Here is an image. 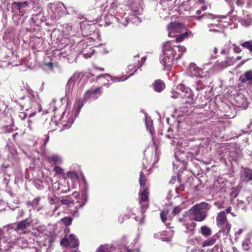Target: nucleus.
Masks as SVG:
<instances>
[{
    "label": "nucleus",
    "instance_id": "9",
    "mask_svg": "<svg viewBox=\"0 0 252 252\" xmlns=\"http://www.w3.org/2000/svg\"><path fill=\"white\" fill-rule=\"evenodd\" d=\"M83 48L80 52V53L83 55V56L85 58H90L94 53V50H93L90 46L86 45L84 41L81 40L80 41Z\"/></svg>",
    "mask_w": 252,
    "mask_h": 252
},
{
    "label": "nucleus",
    "instance_id": "58",
    "mask_svg": "<svg viewBox=\"0 0 252 252\" xmlns=\"http://www.w3.org/2000/svg\"><path fill=\"white\" fill-rule=\"evenodd\" d=\"M243 2L241 0H236V4L239 6H242L243 5Z\"/></svg>",
    "mask_w": 252,
    "mask_h": 252
},
{
    "label": "nucleus",
    "instance_id": "43",
    "mask_svg": "<svg viewBox=\"0 0 252 252\" xmlns=\"http://www.w3.org/2000/svg\"><path fill=\"white\" fill-rule=\"evenodd\" d=\"M205 88V86L202 85L201 83H200L199 82H198L197 84L196 85L195 89L196 91H197L198 92H201V91H203Z\"/></svg>",
    "mask_w": 252,
    "mask_h": 252
},
{
    "label": "nucleus",
    "instance_id": "31",
    "mask_svg": "<svg viewBox=\"0 0 252 252\" xmlns=\"http://www.w3.org/2000/svg\"><path fill=\"white\" fill-rule=\"evenodd\" d=\"M27 92L28 95L22 97V99H26L27 100H30V101H34L35 96L33 91L31 89H27Z\"/></svg>",
    "mask_w": 252,
    "mask_h": 252
},
{
    "label": "nucleus",
    "instance_id": "13",
    "mask_svg": "<svg viewBox=\"0 0 252 252\" xmlns=\"http://www.w3.org/2000/svg\"><path fill=\"white\" fill-rule=\"evenodd\" d=\"M80 27L83 36L87 37L91 34L92 30L89 24H86L84 22H80Z\"/></svg>",
    "mask_w": 252,
    "mask_h": 252
},
{
    "label": "nucleus",
    "instance_id": "37",
    "mask_svg": "<svg viewBox=\"0 0 252 252\" xmlns=\"http://www.w3.org/2000/svg\"><path fill=\"white\" fill-rule=\"evenodd\" d=\"M67 176L68 178H70L73 181H77L78 180V174L76 172L74 171L68 172L67 174Z\"/></svg>",
    "mask_w": 252,
    "mask_h": 252
},
{
    "label": "nucleus",
    "instance_id": "22",
    "mask_svg": "<svg viewBox=\"0 0 252 252\" xmlns=\"http://www.w3.org/2000/svg\"><path fill=\"white\" fill-rule=\"evenodd\" d=\"M48 160L50 163H53L54 164H60L62 163V158L57 155H53L48 158Z\"/></svg>",
    "mask_w": 252,
    "mask_h": 252
},
{
    "label": "nucleus",
    "instance_id": "34",
    "mask_svg": "<svg viewBox=\"0 0 252 252\" xmlns=\"http://www.w3.org/2000/svg\"><path fill=\"white\" fill-rule=\"evenodd\" d=\"M61 4L63 7L64 9L62 8L60 5H58L57 8L56 10V12L60 14V16H61L63 14H66V8L63 3H61Z\"/></svg>",
    "mask_w": 252,
    "mask_h": 252
},
{
    "label": "nucleus",
    "instance_id": "15",
    "mask_svg": "<svg viewBox=\"0 0 252 252\" xmlns=\"http://www.w3.org/2000/svg\"><path fill=\"white\" fill-rule=\"evenodd\" d=\"M43 12L42 9L40 7L38 8V11L37 12L35 11L32 14V19L35 23H38L39 21H43Z\"/></svg>",
    "mask_w": 252,
    "mask_h": 252
},
{
    "label": "nucleus",
    "instance_id": "23",
    "mask_svg": "<svg viewBox=\"0 0 252 252\" xmlns=\"http://www.w3.org/2000/svg\"><path fill=\"white\" fill-rule=\"evenodd\" d=\"M200 233L203 236H204L205 237H208L211 235L212 230H211V229L209 227H208L206 225H204V226H202L200 227Z\"/></svg>",
    "mask_w": 252,
    "mask_h": 252
},
{
    "label": "nucleus",
    "instance_id": "39",
    "mask_svg": "<svg viewBox=\"0 0 252 252\" xmlns=\"http://www.w3.org/2000/svg\"><path fill=\"white\" fill-rule=\"evenodd\" d=\"M55 100L54 99L52 100L50 104V108L46 111V113H49L50 111L55 112L57 110L56 106H55Z\"/></svg>",
    "mask_w": 252,
    "mask_h": 252
},
{
    "label": "nucleus",
    "instance_id": "36",
    "mask_svg": "<svg viewBox=\"0 0 252 252\" xmlns=\"http://www.w3.org/2000/svg\"><path fill=\"white\" fill-rule=\"evenodd\" d=\"M72 218L71 217H66L62 218L61 221L65 225L68 226L71 224L72 221Z\"/></svg>",
    "mask_w": 252,
    "mask_h": 252
},
{
    "label": "nucleus",
    "instance_id": "45",
    "mask_svg": "<svg viewBox=\"0 0 252 252\" xmlns=\"http://www.w3.org/2000/svg\"><path fill=\"white\" fill-rule=\"evenodd\" d=\"M181 210L182 208L181 207L179 206H176L173 208L172 211V213L174 215H176L179 214L181 211Z\"/></svg>",
    "mask_w": 252,
    "mask_h": 252
},
{
    "label": "nucleus",
    "instance_id": "7",
    "mask_svg": "<svg viewBox=\"0 0 252 252\" xmlns=\"http://www.w3.org/2000/svg\"><path fill=\"white\" fill-rule=\"evenodd\" d=\"M204 70V68L199 67L194 63H190L189 68V73L191 76L200 78L206 77L208 75V71Z\"/></svg>",
    "mask_w": 252,
    "mask_h": 252
},
{
    "label": "nucleus",
    "instance_id": "33",
    "mask_svg": "<svg viewBox=\"0 0 252 252\" xmlns=\"http://www.w3.org/2000/svg\"><path fill=\"white\" fill-rule=\"evenodd\" d=\"M252 19L250 16L247 15L245 16L242 21V25L247 27L252 24Z\"/></svg>",
    "mask_w": 252,
    "mask_h": 252
},
{
    "label": "nucleus",
    "instance_id": "27",
    "mask_svg": "<svg viewBox=\"0 0 252 252\" xmlns=\"http://www.w3.org/2000/svg\"><path fill=\"white\" fill-rule=\"evenodd\" d=\"M244 180L246 182L252 181V170L250 169H246L243 173Z\"/></svg>",
    "mask_w": 252,
    "mask_h": 252
},
{
    "label": "nucleus",
    "instance_id": "26",
    "mask_svg": "<svg viewBox=\"0 0 252 252\" xmlns=\"http://www.w3.org/2000/svg\"><path fill=\"white\" fill-rule=\"evenodd\" d=\"M218 64L222 67H226L233 64L232 58L226 57L225 60L218 63Z\"/></svg>",
    "mask_w": 252,
    "mask_h": 252
},
{
    "label": "nucleus",
    "instance_id": "29",
    "mask_svg": "<svg viewBox=\"0 0 252 252\" xmlns=\"http://www.w3.org/2000/svg\"><path fill=\"white\" fill-rule=\"evenodd\" d=\"M188 35L189 34L188 32H185L181 34L176 35L175 40H171V41H175L176 42V45H177V43L183 41L188 36Z\"/></svg>",
    "mask_w": 252,
    "mask_h": 252
},
{
    "label": "nucleus",
    "instance_id": "14",
    "mask_svg": "<svg viewBox=\"0 0 252 252\" xmlns=\"http://www.w3.org/2000/svg\"><path fill=\"white\" fill-rule=\"evenodd\" d=\"M29 2L28 1H15L12 3L14 7L19 11L20 15H23L22 10L28 6Z\"/></svg>",
    "mask_w": 252,
    "mask_h": 252
},
{
    "label": "nucleus",
    "instance_id": "64",
    "mask_svg": "<svg viewBox=\"0 0 252 252\" xmlns=\"http://www.w3.org/2000/svg\"><path fill=\"white\" fill-rule=\"evenodd\" d=\"M249 128L251 129L250 131H252V122L250 124V126H249Z\"/></svg>",
    "mask_w": 252,
    "mask_h": 252
},
{
    "label": "nucleus",
    "instance_id": "52",
    "mask_svg": "<svg viewBox=\"0 0 252 252\" xmlns=\"http://www.w3.org/2000/svg\"><path fill=\"white\" fill-rule=\"evenodd\" d=\"M27 114L25 112H21L19 114V117L21 120H24L27 117Z\"/></svg>",
    "mask_w": 252,
    "mask_h": 252
},
{
    "label": "nucleus",
    "instance_id": "32",
    "mask_svg": "<svg viewBox=\"0 0 252 252\" xmlns=\"http://www.w3.org/2000/svg\"><path fill=\"white\" fill-rule=\"evenodd\" d=\"M216 242L215 237L214 236L212 237L210 239L204 241L202 244V247H204L206 246H210L213 245Z\"/></svg>",
    "mask_w": 252,
    "mask_h": 252
},
{
    "label": "nucleus",
    "instance_id": "46",
    "mask_svg": "<svg viewBox=\"0 0 252 252\" xmlns=\"http://www.w3.org/2000/svg\"><path fill=\"white\" fill-rule=\"evenodd\" d=\"M233 51L236 53H239L242 51L241 49L239 46H237L236 44H233Z\"/></svg>",
    "mask_w": 252,
    "mask_h": 252
},
{
    "label": "nucleus",
    "instance_id": "41",
    "mask_svg": "<svg viewBox=\"0 0 252 252\" xmlns=\"http://www.w3.org/2000/svg\"><path fill=\"white\" fill-rule=\"evenodd\" d=\"M177 89L181 91L182 92L188 93L189 89L188 88H186L184 84H180L177 86Z\"/></svg>",
    "mask_w": 252,
    "mask_h": 252
},
{
    "label": "nucleus",
    "instance_id": "54",
    "mask_svg": "<svg viewBox=\"0 0 252 252\" xmlns=\"http://www.w3.org/2000/svg\"><path fill=\"white\" fill-rule=\"evenodd\" d=\"M106 77H110L111 76L109 74H106V73L100 74V75H98V76H97L96 77V80H98V79H100L101 77L105 78Z\"/></svg>",
    "mask_w": 252,
    "mask_h": 252
},
{
    "label": "nucleus",
    "instance_id": "42",
    "mask_svg": "<svg viewBox=\"0 0 252 252\" xmlns=\"http://www.w3.org/2000/svg\"><path fill=\"white\" fill-rule=\"evenodd\" d=\"M167 214V212L162 211L160 212V217L162 222H165L166 220Z\"/></svg>",
    "mask_w": 252,
    "mask_h": 252
},
{
    "label": "nucleus",
    "instance_id": "3",
    "mask_svg": "<svg viewBox=\"0 0 252 252\" xmlns=\"http://www.w3.org/2000/svg\"><path fill=\"white\" fill-rule=\"evenodd\" d=\"M216 224L220 228V232H223L227 235L230 231L231 225L228 220L224 212H219L216 217Z\"/></svg>",
    "mask_w": 252,
    "mask_h": 252
},
{
    "label": "nucleus",
    "instance_id": "47",
    "mask_svg": "<svg viewBox=\"0 0 252 252\" xmlns=\"http://www.w3.org/2000/svg\"><path fill=\"white\" fill-rule=\"evenodd\" d=\"M9 178H10L9 175H5L3 177V183L5 185H6V186H7L8 185V184H9V181H10Z\"/></svg>",
    "mask_w": 252,
    "mask_h": 252
},
{
    "label": "nucleus",
    "instance_id": "11",
    "mask_svg": "<svg viewBox=\"0 0 252 252\" xmlns=\"http://www.w3.org/2000/svg\"><path fill=\"white\" fill-rule=\"evenodd\" d=\"M239 81L242 83L247 84H252V70H248L243 75H241L239 78Z\"/></svg>",
    "mask_w": 252,
    "mask_h": 252
},
{
    "label": "nucleus",
    "instance_id": "55",
    "mask_svg": "<svg viewBox=\"0 0 252 252\" xmlns=\"http://www.w3.org/2000/svg\"><path fill=\"white\" fill-rule=\"evenodd\" d=\"M13 224H9L8 226H7V229L6 230H8V229H10V233L12 232V231H15L14 229L15 228H14V227L12 226Z\"/></svg>",
    "mask_w": 252,
    "mask_h": 252
},
{
    "label": "nucleus",
    "instance_id": "19",
    "mask_svg": "<svg viewBox=\"0 0 252 252\" xmlns=\"http://www.w3.org/2000/svg\"><path fill=\"white\" fill-rule=\"evenodd\" d=\"M79 74H75L72 76L68 81L66 86V90L67 93H69L74 86L75 82L78 79Z\"/></svg>",
    "mask_w": 252,
    "mask_h": 252
},
{
    "label": "nucleus",
    "instance_id": "5",
    "mask_svg": "<svg viewBox=\"0 0 252 252\" xmlns=\"http://www.w3.org/2000/svg\"><path fill=\"white\" fill-rule=\"evenodd\" d=\"M139 203L140 204V212L141 213L142 218H144V214L145 213L147 209L149 207V192L148 187H145L142 191L139 192Z\"/></svg>",
    "mask_w": 252,
    "mask_h": 252
},
{
    "label": "nucleus",
    "instance_id": "28",
    "mask_svg": "<svg viewBox=\"0 0 252 252\" xmlns=\"http://www.w3.org/2000/svg\"><path fill=\"white\" fill-rule=\"evenodd\" d=\"M240 45L243 48L247 49L249 53L252 55V40L244 41Z\"/></svg>",
    "mask_w": 252,
    "mask_h": 252
},
{
    "label": "nucleus",
    "instance_id": "2",
    "mask_svg": "<svg viewBox=\"0 0 252 252\" xmlns=\"http://www.w3.org/2000/svg\"><path fill=\"white\" fill-rule=\"evenodd\" d=\"M208 205V203L202 202L193 206L189 210V216L195 221L204 220L207 216V212L205 209L207 208Z\"/></svg>",
    "mask_w": 252,
    "mask_h": 252
},
{
    "label": "nucleus",
    "instance_id": "24",
    "mask_svg": "<svg viewBox=\"0 0 252 252\" xmlns=\"http://www.w3.org/2000/svg\"><path fill=\"white\" fill-rule=\"evenodd\" d=\"M81 175V177H82V180H83V182H84V190L83 191H82V199H84L85 202L83 204H80V207H82L84 204H85V203L87 201V193H86V189H87V187H86V185H87V182H86V180L85 178V177L84 175Z\"/></svg>",
    "mask_w": 252,
    "mask_h": 252
},
{
    "label": "nucleus",
    "instance_id": "48",
    "mask_svg": "<svg viewBox=\"0 0 252 252\" xmlns=\"http://www.w3.org/2000/svg\"><path fill=\"white\" fill-rule=\"evenodd\" d=\"M62 204L68 205L71 203V201L66 199H62L60 200Z\"/></svg>",
    "mask_w": 252,
    "mask_h": 252
},
{
    "label": "nucleus",
    "instance_id": "17",
    "mask_svg": "<svg viewBox=\"0 0 252 252\" xmlns=\"http://www.w3.org/2000/svg\"><path fill=\"white\" fill-rule=\"evenodd\" d=\"M153 85L154 90L158 93L162 91L165 88V83L160 79L155 80Z\"/></svg>",
    "mask_w": 252,
    "mask_h": 252
},
{
    "label": "nucleus",
    "instance_id": "44",
    "mask_svg": "<svg viewBox=\"0 0 252 252\" xmlns=\"http://www.w3.org/2000/svg\"><path fill=\"white\" fill-rule=\"evenodd\" d=\"M54 171L56 174L60 175L63 173V169L60 166H56L54 168Z\"/></svg>",
    "mask_w": 252,
    "mask_h": 252
},
{
    "label": "nucleus",
    "instance_id": "18",
    "mask_svg": "<svg viewBox=\"0 0 252 252\" xmlns=\"http://www.w3.org/2000/svg\"><path fill=\"white\" fill-rule=\"evenodd\" d=\"M243 249L245 251H250L252 252V231L249 238L245 240L242 244Z\"/></svg>",
    "mask_w": 252,
    "mask_h": 252
},
{
    "label": "nucleus",
    "instance_id": "59",
    "mask_svg": "<svg viewBox=\"0 0 252 252\" xmlns=\"http://www.w3.org/2000/svg\"><path fill=\"white\" fill-rule=\"evenodd\" d=\"M130 214H131V212H130V210H128L127 212V214H126V216L127 217V218H129V217H130Z\"/></svg>",
    "mask_w": 252,
    "mask_h": 252
},
{
    "label": "nucleus",
    "instance_id": "53",
    "mask_svg": "<svg viewBox=\"0 0 252 252\" xmlns=\"http://www.w3.org/2000/svg\"><path fill=\"white\" fill-rule=\"evenodd\" d=\"M93 75L91 73H84L82 75V79H83V78H90L91 77H92Z\"/></svg>",
    "mask_w": 252,
    "mask_h": 252
},
{
    "label": "nucleus",
    "instance_id": "20",
    "mask_svg": "<svg viewBox=\"0 0 252 252\" xmlns=\"http://www.w3.org/2000/svg\"><path fill=\"white\" fill-rule=\"evenodd\" d=\"M30 226V222L28 220H24L22 221L17 222V226L15 228V231L16 232L18 230H24L25 229Z\"/></svg>",
    "mask_w": 252,
    "mask_h": 252
},
{
    "label": "nucleus",
    "instance_id": "60",
    "mask_svg": "<svg viewBox=\"0 0 252 252\" xmlns=\"http://www.w3.org/2000/svg\"><path fill=\"white\" fill-rule=\"evenodd\" d=\"M49 136L48 135H46V138L44 141V144H46L48 142V141H49Z\"/></svg>",
    "mask_w": 252,
    "mask_h": 252
},
{
    "label": "nucleus",
    "instance_id": "25",
    "mask_svg": "<svg viewBox=\"0 0 252 252\" xmlns=\"http://www.w3.org/2000/svg\"><path fill=\"white\" fill-rule=\"evenodd\" d=\"M20 99L21 100L24 99H22V97ZM24 99V102H19V105L21 110H23L24 108H25L26 110H28L30 108L32 107V103H33L34 101H30V100H27L26 99Z\"/></svg>",
    "mask_w": 252,
    "mask_h": 252
},
{
    "label": "nucleus",
    "instance_id": "61",
    "mask_svg": "<svg viewBox=\"0 0 252 252\" xmlns=\"http://www.w3.org/2000/svg\"><path fill=\"white\" fill-rule=\"evenodd\" d=\"M59 208V205H58V202H57V205L55 206V208L54 209V212L56 211Z\"/></svg>",
    "mask_w": 252,
    "mask_h": 252
},
{
    "label": "nucleus",
    "instance_id": "4",
    "mask_svg": "<svg viewBox=\"0 0 252 252\" xmlns=\"http://www.w3.org/2000/svg\"><path fill=\"white\" fill-rule=\"evenodd\" d=\"M61 245L64 247H69V250L67 252H77L78 243L76 237L73 234L66 236L61 241Z\"/></svg>",
    "mask_w": 252,
    "mask_h": 252
},
{
    "label": "nucleus",
    "instance_id": "1",
    "mask_svg": "<svg viewBox=\"0 0 252 252\" xmlns=\"http://www.w3.org/2000/svg\"><path fill=\"white\" fill-rule=\"evenodd\" d=\"M186 50L184 46L176 45L175 41H167L162 47L164 57L162 60V63L169 69L174 61L180 58Z\"/></svg>",
    "mask_w": 252,
    "mask_h": 252
},
{
    "label": "nucleus",
    "instance_id": "50",
    "mask_svg": "<svg viewBox=\"0 0 252 252\" xmlns=\"http://www.w3.org/2000/svg\"><path fill=\"white\" fill-rule=\"evenodd\" d=\"M231 207L230 206H229V207H227L225 209V210L222 211V212H224L225 214L230 213L232 216H234L235 215H234V214L233 213H231Z\"/></svg>",
    "mask_w": 252,
    "mask_h": 252
},
{
    "label": "nucleus",
    "instance_id": "6",
    "mask_svg": "<svg viewBox=\"0 0 252 252\" xmlns=\"http://www.w3.org/2000/svg\"><path fill=\"white\" fill-rule=\"evenodd\" d=\"M168 35L170 37H175L176 33L183 32L186 30L184 24L179 22H171L167 27Z\"/></svg>",
    "mask_w": 252,
    "mask_h": 252
},
{
    "label": "nucleus",
    "instance_id": "57",
    "mask_svg": "<svg viewBox=\"0 0 252 252\" xmlns=\"http://www.w3.org/2000/svg\"><path fill=\"white\" fill-rule=\"evenodd\" d=\"M94 68L95 69L99 70V71H104V68L103 67H98V66H97L96 65H94Z\"/></svg>",
    "mask_w": 252,
    "mask_h": 252
},
{
    "label": "nucleus",
    "instance_id": "21",
    "mask_svg": "<svg viewBox=\"0 0 252 252\" xmlns=\"http://www.w3.org/2000/svg\"><path fill=\"white\" fill-rule=\"evenodd\" d=\"M179 221L183 222V225L186 226L187 230L191 232L192 234L194 233L193 231L196 225V223L192 222L190 223H187L185 222V220L182 219H180Z\"/></svg>",
    "mask_w": 252,
    "mask_h": 252
},
{
    "label": "nucleus",
    "instance_id": "12",
    "mask_svg": "<svg viewBox=\"0 0 252 252\" xmlns=\"http://www.w3.org/2000/svg\"><path fill=\"white\" fill-rule=\"evenodd\" d=\"M202 18L208 19V20H215L217 24H210V26H215L217 25L219 23L221 22V19L222 18H224V17L221 16V15H215L213 14L212 13H208L206 14H203L202 15Z\"/></svg>",
    "mask_w": 252,
    "mask_h": 252
},
{
    "label": "nucleus",
    "instance_id": "62",
    "mask_svg": "<svg viewBox=\"0 0 252 252\" xmlns=\"http://www.w3.org/2000/svg\"><path fill=\"white\" fill-rule=\"evenodd\" d=\"M46 65L49 66V67H53V63L51 62H48L46 63Z\"/></svg>",
    "mask_w": 252,
    "mask_h": 252
},
{
    "label": "nucleus",
    "instance_id": "8",
    "mask_svg": "<svg viewBox=\"0 0 252 252\" xmlns=\"http://www.w3.org/2000/svg\"><path fill=\"white\" fill-rule=\"evenodd\" d=\"M10 229L4 230L2 232H0V251H6L9 247V244L10 242Z\"/></svg>",
    "mask_w": 252,
    "mask_h": 252
},
{
    "label": "nucleus",
    "instance_id": "16",
    "mask_svg": "<svg viewBox=\"0 0 252 252\" xmlns=\"http://www.w3.org/2000/svg\"><path fill=\"white\" fill-rule=\"evenodd\" d=\"M205 0H198L190 8V10L194 11L195 9L198 8L201 12L207 9V6L205 5Z\"/></svg>",
    "mask_w": 252,
    "mask_h": 252
},
{
    "label": "nucleus",
    "instance_id": "63",
    "mask_svg": "<svg viewBox=\"0 0 252 252\" xmlns=\"http://www.w3.org/2000/svg\"><path fill=\"white\" fill-rule=\"evenodd\" d=\"M27 205H29V206H33V202H32V201H28V202H27Z\"/></svg>",
    "mask_w": 252,
    "mask_h": 252
},
{
    "label": "nucleus",
    "instance_id": "51",
    "mask_svg": "<svg viewBox=\"0 0 252 252\" xmlns=\"http://www.w3.org/2000/svg\"><path fill=\"white\" fill-rule=\"evenodd\" d=\"M40 200V197H37V198L34 199L32 200L33 206H37L38 205V204H39V202Z\"/></svg>",
    "mask_w": 252,
    "mask_h": 252
},
{
    "label": "nucleus",
    "instance_id": "38",
    "mask_svg": "<svg viewBox=\"0 0 252 252\" xmlns=\"http://www.w3.org/2000/svg\"><path fill=\"white\" fill-rule=\"evenodd\" d=\"M191 12H193V16L197 20H200L202 18V15H200L201 14V10L199 9L198 8L195 9V10L192 11Z\"/></svg>",
    "mask_w": 252,
    "mask_h": 252
},
{
    "label": "nucleus",
    "instance_id": "49",
    "mask_svg": "<svg viewBox=\"0 0 252 252\" xmlns=\"http://www.w3.org/2000/svg\"><path fill=\"white\" fill-rule=\"evenodd\" d=\"M95 252H109L108 250L103 247H99Z\"/></svg>",
    "mask_w": 252,
    "mask_h": 252
},
{
    "label": "nucleus",
    "instance_id": "10",
    "mask_svg": "<svg viewBox=\"0 0 252 252\" xmlns=\"http://www.w3.org/2000/svg\"><path fill=\"white\" fill-rule=\"evenodd\" d=\"M101 89V87L91 88L86 92L85 97L86 98H92L94 99L97 98L102 94Z\"/></svg>",
    "mask_w": 252,
    "mask_h": 252
},
{
    "label": "nucleus",
    "instance_id": "30",
    "mask_svg": "<svg viewBox=\"0 0 252 252\" xmlns=\"http://www.w3.org/2000/svg\"><path fill=\"white\" fill-rule=\"evenodd\" d=\"M147 182V178L144 175V173L142 171H141L140 173V177L139 179V183L141 187H143L144 188L146 187L145 185Z\"/></svg>",
    "mask_w": 252,
    "mask_h": 252
},
{
    "label": "nucleus",
    "instance_id": "35",
    "mask_svg": "<svg viewBox=\"0 0 252 252\" xmlns=\"http://www.w3.org/2000/svg\"><path fill=\"white\" fill-rule=\"evenodd\" d=\"M151 158L148 159V158H144L143 159L142 163L145 169H147L148 167L150 168L152 167V165L151 164Z\"/></svg>",
    "mask_w": 252,
    "mask_h": 252
},
{
    "label": "nucleus",
    "instance_id": "56",
    "mask_svg": "<svg viewBox=\"0 0 252 252\" xmlns=\"http://www.w3.org/2000/svg\"><path fill=\"white\" fill-rule=\"evenodd\" d=\"M49 203L51 205H53V204H56V202L55 201V199H54V198H52V197H49Z\"/></svg>",
    "mask_w": 252,
    "mask_h": 252
},
{
    "label": "nucleus",
    "instance_id": "40",
    "mask_svg": "<svg viewBox=\"0 0 252 252\" xmlns=\"http://www.w3.org/2000/svg\"><path fill=\"white\" fill-rule=\"evenodd\" d=\"M15 130L14 126H7L3 128V131L4 133H11Z\"/></svg>",
    "mask_w": 252,
    "mask_h": 252
}]
</instances>
